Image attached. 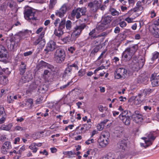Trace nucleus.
<instances>
[{
	"label": "nucleus",
	"mask_w": 159,
	"mask_h": 159,
	"mask_svg": "<svg viewBox=\"0 0 159 159\" xmlns=\"http://www.w3.org/2000/svg\"><path fill=\"white\" fill-rule=\"evenodd\" d=\"M43 98L40 97L38 98L36 100L35 103L36 104H38L41 103L42 102Z\"/></svg>",
	"instance_id": "obj_60"
},
{
	"label": "nucleus",
	"mask_w": 159,
	"mask_h": 159,
	"mask_svg": "<svg viewBox=\"0 0 159 159\" xmlns=\"http://www.w3.org/2000/svg\"><path fill=\"white\" fill-rule=\"evenodd\" d=\"M29 33L28 30H25L20 31L14 37L11 38L10 39L11 42L10 45V50L12 51L16 49L20 40L27 37L29 35Z\"/></svg>",
	"instance_id": "obj_1"
},
{
	"label": "nucleus",
	"mask_w": 159,
	"mask_h": 159,
	"mask_svg": "<svg viewBox=\"0 0 159 159\" xmlns=\"http://www.w3.org/2000/svg\"><path fill=\"white\" fill-rule=\"evenodd\" d=\"M120 26L122 28H124L125 27L126 25L127 24L126 22L124 21H123L120 22L119 23Z\"/></svg>",
	"instance_id": "obj_62"
},
{
	"label": "nucleus",
	"mask_w": 159,
	"mask_h": 159,
	"mask_svg": "<svg viewBox=\"0 0 159 159\" xmlns=\"http://www.w3.org/2000/svg\"><path fill=\"white\" fill-rule=\"evenodd\" d=\"M65 54L64 51L61 49L56 50L54 53V60L57 63H61L65 59Z\"/></svg>",
	"instance_id": "obj_5"
},
{
	"label": "nucleus",
	"mask_w": 159,
	"mask_h": 159,
	"mask_svg": "<svg viewBox=\"0 0 159 159\" xmlns=\"http://www.w3.org/2000/svg\"><path fill=\"white\" fill-rule=\"evenodd\" d=\"M99 111L101 112H103L104 110H107V108L106 107H104L102 105H100L98 107Z\"/></svg>",
	"instance_id": "obj_57"
},
{
	"label": "nucleus",
	"mask_w": 159,
	"mask_h": 159,
	"mask_svg": "<svg viewBox=\"0 0 159 159\" xmlns=\"http://www.w3.org/2000/svg\"><path fill=\"white\" fill-rule=\"evenodd\" d=\"M143 101L145 99L146 96L143 91L138 94L137 95Z\"/></svg>",
	"instance_id": "obj_52"
},
{
	"label": "nucleus",
	"mask_w": 159,
	"mask_h": 159,
	"mask_svg": "<svg viewBox=\"0 0 159 159\" xmlns=\"http://www.w3.org/2000/svg\"><path fill=\"white\" fill-rule=\"evenodd\" d=\"M72 82L70 81L67 82L66 84L62 86H61L60 87V89L61 90H63L66 88H67L71 83H72Z\"/></svg>",
	"instance_id": "obj_53"
},
{
	"label": "nucleus",
	"mask_w": 159,
	"mask_h": 159,
	"mask_svg": "<svg viewBox=\"0 0 159 159\" xmlns=\"http://www.w3.org/2000/svg\"><path fill=\"white\" fill-rule=\"evenodd\" d=\"M57 46L55 42L53 40H50L47 43L46 48L44 49V51L46 52V53L49 51H52L56 48Z\"/></svg>",
	"instance_id": "obj_10"
},
{
	"label": "nucleus",
	"mask_w": 159,
	"mask_h": 159,
	"mask_svg": "<svg viewBox=\"0 0 159 159\" xmlns=\"http://www.w3.org/2000/svg\"><path fill=\"white\" fill-rule=\"evenodd\" d=\"M152 34L154 37L156 38H159V29H154Z\"/></svg>",
	"instance_id": "obj_41"
},
{
	"label": "nucleus",
	"mask_w": 159,
	"mask_h": 159,
	"mask_svg": "<svg viewBox=\"0 0 159 159\" xmlns=\"http://www.w3.org/2000/svg\"><path fill=\"white\" fill-rule=\"evenodd\" d=\"M126 51H127V52H128V54L129 56V58H130L132 55L134 53L133 51L131 50L130 48H128L126 49Z\"/></svg>",
	"instance_id": "obj_55"
},
{
	"label": "nucleus",
	"mask_w": 159,
	"mask_h": 159,
	"mask_svg": "<svg viewBox=\"0 0 159 159\" xmlns=\"http://www.w3.org/2000/svg\"><path fill=\"white\" fill-rule=\"evenodd\" d=\"M67 6L66 4H64L61 8L56 12V15L60 17H63L67 11Z\"/></svg>",
	"instance_id": "obj_13"
},
{
	"label": "nucleus",
	"mask_w": 159,
	"mask_h": 159,
	"mask_svg": "<svg viewBox=\"0 0 159 159\" xmlns=\"http://www.w3.org/2000/svg\"><path fill=\"white\" fill-rule=\"evenodd\" d=\"M40 67H44L47 68L52 71H55V68L52 65H51L43 61H41L39 63Z\"/></svg>",
	"instance_id": "obj_19"
},
{
	"label": "nucleus",
	"mask_w": 159,
	"mask_h": 159,
	"mask_svg": "<svg viewBox=\"0 0 159 159\" xmlns=\"http://www.w3.org/2000/svg\"><path fill=\"white\" fill-rule=\"evenodd\" d=\"M134 53L137 49L138 47L136 45H134L129 48Z\"/></svg>",
	"instance_id": "obj_63"
},
{
	"label": "nucleus",
	"mask_w": 159,
	"mask_h": 159,
	"mask_svg": "<svg viewBox=\"0 0 159 159\" xmlns=\"http://www.w3.org/2000/svg\"><path fill=\"white\" fill-rule=\"evenodd\" d=\"M143 101L137 95L135 98L134 101V102L135 104H139L141 103Z\"/></svg>",
	"instance_id": "obj_44"
},
{
	"label": "nucleus",
	"mask_w": 159,
	"mask_h": 159,
	"mask_svg": "<svg viewBox=\"0 0 159 159\" xmlns=\"http://www.w3.org/2000/svg\"><path fill=\"white\" fill-rule=\"evenodd\" d=\"M26 128L25 127H22L20 126H16L15 127V129L17 131H23L25 130Z\"/></svg>",
	"instance_id": "obj_56"
},
{
	"label": "nucleus",
	"mask_w": 159,
	"mask_h": 159,
	"mask_svg": "<svg viewBox=\"0 0 159 159\" xmlns=\"http://www.w3.org/2000/svg\"><path fill=\"white\" fill-rule=\"evenodd\" d=\"M57 2V0H50V3L49 5V8L52 9L54 6Z\"/></svg>",
	"instance_id": "obj_42"
},
{
	"label": "nucleus",
	"mask_w": 159,
	"mask_h": 159,
	"mask_svg": "<svg viewBox=\"0 0 159 159\" xmlns=\"http://www.w3.org/2000/svg\"><path fill=\"white\" fill-rule=\"evenodd\" d=\"M127 116H129V115L128 111L127 110H124L122 112L119 116V118L120 119L126 117Z\"/></svg>",
	"instance_id": "obj_35"
},
{
	"label": "nucleus",
	"mask_w": 159,
	"mask_h": 159,
	"mask_svg": "<svg viewBox=\"0 0 159 159\" xmlns=\"http://www.w3.org/2000/svg\"><path fill=\"white\" fill-rule=\"evenodd\" d=\"M98 33L96 29L94 28L89 33V35L91 39H94L98 38L97 34Z\"/></svg>",
	"instance_id": "obj_25"
},
{
	"label": "nucleus",
	"mask_w": 159,
	"mask_h": 159,
	"mask_svg": "<svg viewBox=\"0 0 159 159\" xmlns=\"http://www.w3.org/2000/svg\"><path fill=\"white\" fill-rule=\"evenodd\" d=\"M46 90L47 88L44 85L40 86L39 89V92L42 93H45Z\"/></svg>",
	"instance_id": "obj_50"
},
{
	"label": "nucleus",
	"mask_w": 159,
	"mask_h": 159,
	"mask_svg": "<svg viewBox=\"0 0 159 159\" xmlns=\"http://www.w3.org/2000/svg\"><path fill=\"white\" fill-rule=\"evenodd\" d=\"M126 125H128L130 124V119L129 116H127L126 117L120 119Z\"/></svg>",
	"instance_id": "obj_30"
},
{
	"label": "nucleus",
	"mask_w": 159,
	"mask_h": 159,
	"mask_svg": "<svg viewBox=\"0 0 159 159\" xmlns=\"http://www.w3.org/2000/svg\"><path fill=\"white\" fill-rule=\"evenodd\" d=\"M94 142V140L93 139H89L85 142V143L88 145L93 143Z\"/></svg>",
	"instance_id": "obj_54"
},
{
	"label": "nucleus",
	"mask_w": 159,
	"mask_h": 159,
	"mask_svg": "<svg viewBox=\"0 0 159 159\" xmlns=\"http://www.w3.org/2000/svg\"><path fill=\"white\" fill-rule=\"evenodd\" d=\"M109 11L111 15L113 16H118L121 14V12L117 11L115 9L111 8L109 10Z\"/></svg>",
	"instance_id": "obj_28"
},
{
	"label": "nucleus",
	"mask_w": 159,
	"mask_h": 159,
	"mask_svg": "<svg viewBox=\"0 0 159 159\" xmlns=\"http://www.w3.org/2000/svg\"><path fill=\"white\" fill-rule=\"evenodd\" d=\"M17 99V95H12L9 96L7 98V101L8 103H11L13 102L14 100Z\"/></svg>",
	"instance_id": "obj_32"
},
{
	"label": "nucleus",
	"mask_w": 159,
	"mask_h": 159,
	"mask_svg": "<svg viewBox=\"0 0 159 159\" xmlns=\"http://www.w3.org/2000/svg\"><path fill=\"white\" fill-rule=\"evenodd\" d=\"M128 75L127 70L123 68H118L115 72V78L119 79L120 78H125Z\"/></svg>",
	"instance_id": "obj_7"
},
{
	"label": "nucleus",
	"mask_w": 159,
	"mask_h": 159,
	"mask_svg": "<svg viewBox=\"0 0 159 159\" xmlns=\"http://www.w3.org/2000/svg\"><path fill=\"white\" fill-rule=\"evenodd\" d=\"M128 52H127V51H126L125 50V51L123 53L122 55V58L123 59L126 61L127 60V58L128 57Z\"/></svg>",
	"instance_id": "obj_49"
},
{
	"label": "nucleus",
	"mask_w": 159,
	"mask_h": 159,
	"mask_svg": "<svg viewBox=\"0 0 159 159\" xmlns=\"http://www.w3.org/2000/svg\"><path fill=\"white\" fill-rule=\"evenodd\" d=\"M138 15L137 14L136 15H135V16H134V15H133V16L131 17H130L129 16H129H129L128 17L126 18L125 19V20L129 23H132L134 22L133 20L135 18L137 17V16Z\"/></svg>",
	"instance_id": "obj_31"
},
{
	"label": "nucleus",
	"mask_w": 159,
	"mask_h": 159,
	"mask_svg": "<svg viewBox=\"0 0 159 159\" xmlns=\"http://www.w3.org/2000/svg\"><path fill=\"white\" fill-rule=\"evenodd\" d=\"M12 125L10 123L8 125H2L0 127V129L2 130L9 131L11 128Z\"/></svg>",
	"instance_id": "obj_27"
},
{
	"label": "nucleus",
	"mask_w": 159,
	"mask_h": 159,
	"mask_svg": "<svg viewBox=\"0 0 159 159\" xmlns=\"http://www.w3.org/2000/svg\"><path fill=\"white\" fill-rule=\"evenodd\" d=\"M148 138L143 137L142 139L145 140V144L140 143V145L141 147H144L145 148L148 146L152 145L153 141L155 139V137L153 135L152 132H150L149 134H147Z\"/></svg>",
	"instance_id": "obj_6"
},
{
	"label": "nucleus",
	"mask_w": 159,
	"mask_h": 159,
	"mask_svg": "<svg viewBox=\"0 0 159 159\" xmlns=\"http://www.w3.org/2000/svg\"><path fill=\"white\" fill-rule=\"evenodd\" d=\"M145 59L143 57H139L138 59L134 58L131 63L133 70L138 71L142 68L144 64Z\"/></svg>",
	"instance_id": "obj_4"
},
{
	"label": "nucleus",
	"mask_w": 159,
	"mask_h": 159,
	"mask_svg": "<svg viewBox=\"0 0 159 159\" xmlns=\"http://www.w3.org/2000/svg\"><path fill=\"white\" fill-rule=\"evenodd\" d=\"M35 145H36L35 143H33L29 146V148L32 150V152L34 153H35L38 150V148L36 147Z\"/></svg>",
	"instance_id": "obj_34"
},
{
	"label": "nucleus",
	"mask_w": 159,
	"mask_h": 159,
	"mask_svg": "<svg viewBox=\"0 0 159 159\" xmlns=\"http://www.w3.org/2000/svg\"><path fill=\"white\" fill-rule=\"evenodd\" d=\"M8 5L10 7L12 10L16 8V4L14 2H11L9 3Z\"/></svg>",
	"instance_id": "obj_48"
},
{
	"label": "nucleus",
	"mask_w": 159,
	"mask_h": 159,
	"mask_svg": "<svg viewBox=\"0 0 159 159\" xmlns=\"http://www.w3.org/2000/svg\"><path fill=\"white\" fill-rule=\"evenodd\" d=\"M11 148V143L8 141L5 142L1 148V152L3 154H6L8 152V150Z\"/></svg>",
	"instance_id": "obj_11"
},
{
	"label": "nucleus",
	"mask_w": 159,
	"mask_h": 159,
	"mask_svg": "<svg viewBox=\"0 0 159 159\" xmlns=\"http://www.w3.org/2000/svg\"><path fill=\"white\" fill-rule=\"evenodd\" d=\"M22 153L19 150L17 152L16 156L15 157L16 159H18L21 157V155Z\"/></svg>",
	"instance_id": "obj_61"
},
{
	"label": "nucleus",
	"mask_w": 159,
	"mask_h": 159,
	"mask_svg": "<svg viewBox=\"0 0 159 159\" xmlns=\"http://www.w3.org/2000/svg\"><path fill=\"white\" fill-rule=\"evenodd\" d=\"M8 82V80L6 77L3 75H0V83L2 85H5Z\"/></svg>",
	"instance_id": "obj_26"
},
{
	"label": "nucleus",
	"mask_w": 159,
	"mask_h": 159,
	"mask_svg": "<svg viewBox=\"0 0 159 159\" xmlns=\"http://www.w3.org/2000/svg\"><path fill=\"white\" fill-rule=\"evenodd\" d=\"M100 2H95L94 3L92 2H90L88 4V6L93 11L97 10L101 6V3Z\"/></svg>",
	"instance_id": "obj_15"
},
{
	"label": "nucleus",
	"mask_w": 159,
	"mask_h": 159,
	"mask_svg": "<svg viewBox=\"0 0 159 159\" xmlns=\"http://www.w3.org/2000/svg\"><path fill=\"white\" fill-rule=\"evenodd\" d=\"M108 139L105 134H102L98 140L99 145L102 147H104L108 144Z\"/></svg>",
	"instance_id": "obj_9"
},
{
	"label": "nucleus",
	"mask_w": 159,
	"mask_h": 159,
	"mask_svg": "<svg viewBox=\"0 0 159 159\" xmlns=\"http://www.w3.org/2000/svg\"><path fill=\"white\" fill-rule=\"evenodd\" d=\"M34 12L30 9H26L24 12V17L27 20H35L36 18L34 17Z\"/></svg>",
	"instance_id": "obj_8"
},
{
	"label": "nucleus",
	"mask_w": 159,
	"mask_h": 159,
	"mask_svg": "<svg viewBox=\"0 0 159 159\" xmlns=\"http://www.w3.org/2000/svg\"><path fill=\"white\" fill-rule=\"evenodd\" d=\"M26 104L28 105L29 106H30V107H32L33 103V99L31 98H29L27 99L26 101Z\"/></svg>",
	"instance_id": "obj_47"
},
{
	"label": "nucleus",
	"mask_w": 159,
	"mask_h": 159,
	"mask_svg": "<svg viewBox=\"0 0 159 159\" xmlns=\"http://www.w3.org/2000/svg\"><path fill=\"white\" fill-rule=\"evenodd\" d=\"M65 25L66 29L70 30L72 28V22L70 20H67L66 22Z\"/></svg>",
	"instance_id": "obj_40"
},
{
	"label": "nucleus",
	"mask_w": 159,
	"mask_h": 159,
	"mask_svg": "<svg viewBox=\"0 0 159 159\" xmlns=\"http://www.w3.org/2000/svg\"><path fill=\"white\" fill-rule=\"evenodd\" d=\"M54 33L56 36L58 37H60L63 34V32L62 30H59L58 28L57 30H55Z\"/></svg>",
	"instance_id": "obj_37"
},
{
	"label": "nucleus",
	"mask_w": 159,
	"mask_h": 159,
	"mask_svg": "<svg viewBox=\"0 0 159 159\" xmlns=\"http://www.w3.org/2000/svg\"><path fill=\"white\" fill-rule=\"evenodd\" d=\"M26 69V65L23 62H21V65L20 68V72L21 75L23 74L25 71Z\"/></svg>",
	"instance_id": "obj_29"
},
{
	"label": "nucleus",
	"mask_w": 159,
	"mask_h": 159,
	"mask_svg": "<svg viewBox=\"0 0 159 159\" xmlns=\"http://www.w3.org/2000/svg\"><path fill=\"white\" fill-rule=\"evenodd\" d=\"M148 80V78L146 75L140 76L135 80V82L137 83H146Z\"/></svg>",
	"instance_id": "obj_21"
},
{
	"label": "nucleus",
	"mask_w": 159,
	"mask_h": 159,
	"mask_svg": "<svg viewBox=\"0 0 159 159\" xmlns=\"http://www.w3.org/2000/svg\"><path fill=\"white\" fill-rule=\"evenodd\" d=\"M155 98L153 97H151L149 99H147L146 102L150 104H154L155 103Z\"/></svg>",
	"instance_id": "obj_45"
},
{
	"label": "nucleus",
	"mask_w": 159,
	"mask_h": 159,
	"mask_svg": "<svg viewBox=\"0 0 159 159\" xmlns=\"http://www.w3.org/2000/svg\"><path fill=\"white\" fill-rule=\"evenodd\" d=\"M111 16L105 15L102 17L101 22L106 25H108V24L111 21Z\"/></svg>",
	"instance_id": "obj_22"
},
{
	"label": "nucleus",
	"mask_w": 159,
	"mask_h": 159,
	"mask_svg": "<svg viewBox=\"0 0 159 159\" xmlns=\"http://www.w3.org/2000/svg\"><path fill=\"white\" fill-rule=\"evenodd\" d=\"M159 55V53L157 52L154 53L153 55L152 59L154 60L158 58Z\"/></svg>",
	"instance_id": "obj_64"
},
{
	"label": "nucleus",
	"mask_w": 159,
	"mask_h": 159,
	"mask_svg": "<svg viewBox=\"0 0 159 159\" xmlns=\"http://www.w3.org/2000/svg\"><path fill=\"white\" fill-rule=\"evenodd\" d=\"M128 139H123L120 141L117 144V146L121 151L125 150L127 147Z\"/></svg>",
	"instance_id": "obj_12"
},
{
	"label": "nucleus",
	"mask_w": 159,
	"mask_h": 159,
	"mask_svg": "<svg viewBox=\"0 0 159 159\" xmlns=\"http://www.w3.org/2000/svg\"><path fill=\"white\" fill-rule=\"evenodd\" d=\"M144 94L145 95V96L147 95H148L152 92V90L151 89H145L143 91Z\"/></svg>",
	"instance_id": "obj_46"
},
{
	"label": "nucleus",
	"mask_w": 159,
	"mask_h": 159,
	"mask_svg": "<svg viewBox=\"0 0 159 159\" xmlns=\"http://www.w3.org/2000/svg\"><path fill=\"white\" fill-rule=\"evenodd\" d=\"M85 24L83 23L79 25H76L73 31L71 34V38L66 37L63 40L65 43H67V42L72 43L74 42L76 39L78 38L82 30L86 27Z\"/></svg>",
	"instance_id": "obj_2"
},
{
	"label": "nucleus",
	"mask_w": 159,
	"mask_h": 159,
	"mask_svg": "<svg viewBox=\"0 0 159 159\" xmlns=\"http://www.w3.org/2000/svg\"><path fill=\"white\" fill-rule=\"evenodd\" d=\"M92 124V122L85 124L84 125V126H85L86 129L88 130L91 127Z\"/></svg>",
	"instance_id": "obj_58"
},
{
	"label": "nucleus",
	"mask_w": 159,
	"mask_h": 159,
	"mask_svg": "<svg viewBox=\"0 0 159 159\" xmlns=\"http://www.w3.org/2000/svg\"><path fill=\"white\" fill-rule=\"evenodd\" d=\"M77 9L79 10L80 12L81 13V15H85L86 12V8L84 7H83L81 8L79 7Z\"/></svg>",
	"instance_id": "obj_43"
},
{
	"label": "nucleus",
	"mask_w": 159,
	"mask_h": 159,
	"mask_svg": "<svg viewBox=\"0 0 159 159\" xmlns=\"http://www.w3.org/2000/svg\"><path fill=\"white\" fill-rule=\"evenodd\" d=\"M79 10L77 8L73 10L71 13V16L73 18L75 17L77 19L80 18L81 15Z\"/></svg>",
	"instance_id": "obj_24"
},
{
	"label": "nucleus",
	"mask_w": 159,
	"mask_h": 159,
	"mask_svg": "<svg viewBox=\"0 0 159 159\" xmlns=\"http://www.w3.org/2000/svg\"><path fill=\"white\" fill-rule=\"evenodd\" d=\"M100 48V45H97L96 46L93 50L91 52V54L94 55L99 51Z\"/></svg>",
	"instance_id": "obj_39"
},
{
	"label": "nucleus",
	"mask_w": 159,
	"mask_h": 159,
	"mask_svg": "<svg viewBox=\"0 0 159 159\" xmlns=\"http://www.w3.org/2000/svg\"><path fill=\"white\" fill-rule=\"evenodd\" d=\"M71 70L72 69L70 67L68 66V67L66 68L65 71L64 76H66L70 75L71 73Z\"/></svg>",
	"instance_id": "obj_36"
},
{
	"label": "nucleus",
	"mask_w": 159,
	"mask_h": 159,
	"mask_svg": "<svg viewBox=\"0 0 159 159\" xmlns=\"http://www.w3.org/2000/svg\"><path fill=\"white\" fill-rule=\"evenodd\" d=\"M8 52L5 48L2 45H0V60L2 58H7Z\"/></svg>",
	"instance_id": "obj_17"
},
{
	"label": "nucleus",
	"mask_w": 159,
	"mask_h": 159,
	"mask_svg": "<svg viewBox=\"0 0 159 159\" xmlns=\"http://www.w3.org/2000/svg\"><path fill=\"white\" fill-rule=\"evenodd\" d=\"M104 126V125L102 124V123H100L97 125V128L99 131H101L103 129Z\"/></svg>",
	"instance_id": "obj_59"
},
{
	"label": "nucleus",
	"mask_w": 159,
	"mask_h": 159,
	"mask_svg": "<svg viewBox=\"0 0 159 159\" xmlns=\"http://www.w3.org/2000/svg\"><path fill=\"white\" fill-rule=\"evenodd\" d=\"M84 127H85V126H84V125L81 126H79L76 127V129L78 131V130H79V134H84L86 130H87L86 129H85Z\"/></svg>",
	"instance_id": "obj_33"
},
{
	"label": "nucleus",
	"mask_w": 159,
	"mask_h": 159,
	"mask_svg": "<svg viewBox=\"0 0 159 159\" xmlns=\"http://www.w3.org/2000/svg\"><path fill=\"white\" fill-rule=\"evenodd\" d=\"M33 78L32 74L30 73H28L22 76L20 80V82L25 83L29 82Z\"/></svg>",
	"instance_id": "obj_16"
},
{
	"label": "nucleus",
	"mask_w": 159,
	"mask_h": 159,
	"mask_svg": "<svg viewBox=\"0 0 159 159\" xmlns=\"http://www.w3.org/2000/svg\"><path fill=\"white\" fill-rule=\"evenodd\" d=\"M44 35V32H42L39 36V38L34 43L35 45L39 44L40 45L41 48L44 47L45 44V41L43 38Z\"/></svg>",
	"instance_id": "obj_14"
},
{
	"label": "nucleus",
	"mask_w": 159,
	"mask_h": 159,
	"mask_svg": "<svg viewBox=\"0 0 159 159\" xmlns=\"http://www.w3.org/2000/svg\"><path fill=\"white\" fill-rule=\"evenodd\" d=\"M66 20H62L61 22L59 23V25L58 28L59 30H62L63 29H64L65 26Z\"/></svg>",
	"instance_id": "obj_38"
},
{
	"label": "nucleus",
	"mask_w": 159,
	"mask_h": 159,
	"mask_svg": "<svg viewBox=\"0 0 159 159\" xmlns=\"http://www.w3.org/2000/svg\"><path fill=\"white\" fill-rule=\"evenodd\" d=\"M108 25H106L102 22L99 23L97 25L96 28L98 32L106 30L108 27Z\"/></svg>",
	"instance_id": "obj_20"
},
{
	"label": "nucleus",
	"mask_w": 159,
	"mask_h": 159,
	"mask_svg": "<svg viewBox=\"0 0 159 159\" xmlns=\"http://www.w3.org/2000/svg\"><path fill=\"white\" fill-rule=\"evenodd\" d=\"M50 75V72L48 70H45L43 75V78L46 79Z\"/></svg>",
	"instance_id": "obj_51"
},
{
	"label": "nucleus",
	"mask_w": 159,
	"mask_h": 159,
	"mask_svg": "<svg viewBox=\"0 0 159 159\" xmlns=\"http://www.w3.org/2000/svg\"><path fill=\"white\" fill-rule=\"evenodd\" d=\"M143 9V6L142 2L140 1H138L136 3V6L129 10L128 11V14L129 16L132 15L135 16V15L138 14V15L137 16V17H138L141 14L142 11Z\"/></svg>",
	"instance_id": "obj_3"
},
{
	"label": "nucleus",
	"mask_w": 159,
	"mask_h": 159,
	"mask_svg": "<svg viewBox=\"0 0 159 159\" xmlns=\"http://www.w3.org/2000/svg\"><path fill=\"white\" fill-rule=\"evenodd\" d=\"M134 116L133 120L136 123L140 124L142 121L143 117L141 114L136 112Z\"/></svg>",
	"instance_id": "obj_18"
},
{
	"label": "nucleus",
	"mask_w": 159,
	"mask_h": 159,
	"mask_svg": "<svg viewBox=\"0 0 159 159\" xmlns=\"http://www.w3.org/2000/svg\"><path fill=\"white\" fill-rule=\"evenodd\" d=\"M151 84L153 86L159 85V77H154L153 75L151 77Z\"/></svg>",
	"instance_id": "obj_23"
}]
</instances>
